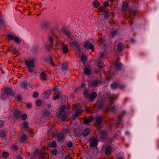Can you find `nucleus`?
<instances>
[{"label":"nucleus","mask_w":159,"mask_h":159,"mask_svg":"<svg viewBox=\"0 0 159 159\" xmlns=\"http://www.w3.org/2000/svg\"><path fill=\"white\" fill-rule=\"evenodd\" d=\"M22 136L20 139V142L21 143H24L26 141L28 137V136L24 133H22Z\"/></svg>","instance_id":"obj_20"},{"label":"nucleus","mask_w":159,"mask_h":159,"mask_svg":"<svg viewBox=\"0 0 159 159\" xmlns=\"http://www.w3.org/2000/svg\"><path fill=\"white\" fill-rule=\"evenodd\" d=\"M55 38H56V39H57V40H56V44H58L59 43V40L58 39V38L57 36L55 35Z\"/></svg>","instance_id":"obj_63"},{"label":"nucleus","mask_w":159,"mask_h":159,"mask_svg":"<svg viewBox=\"0 0 159 159\" xmlns=\"http://www.w3.org/2000/svg\"><path fill=\"white\" fill-rule=\"evenodd\" d=\"M124 48V47L123 43H120L118 45V49L120 52H122L123 49Z\"/></svg>","instance_id":"obj_30"},{"label":"nucleus","mask_w":159,"mask_h":159,"mask_svg":"<svg viewBox=\"0 0 159 159\" xmlns=\"http://www.w3.org/2000/svg\"><path fill=\"white\" fill-rule=\"evenodd\" d=\"M125 87V86L124 85H120L118 86V88H119L121 89H123Z\"/></svg>","instance_id":"obj_61"},{"label":"nucleus","mask_w":159,"mask_h":159,"mask_svg":"<svg viewBox=\"0 0 159 159\" xmlns=\"http://www.w3.org/2000/svg\"><path fill=\"white\" fill-rule=\"evenodd\" d=\"M48 59L49 61L51 63V64L53 66H55V64L53 61V58L51 56H49L48 57Z\"/></svg>","instance_id":"obj_38"},{"label":"nucleus","mask_w":159,"mask_h":159,"mask_svg":"<svg viewBox=\"0 0 159 159\" xmlns=\"http://www.w3.org/2000/svg\"><path fill=\"white\" fill-rule=\"evenodd\" d=\"M51 93V91L50 90H48L45 92L43 94V97L44 99H47Z\"/></svg>","instance_id":"obj_16"},{"label":"nucleus","mask_w":159,"mask_h":159,"mask_svg":"<svg viewBox=\"0 0 159 159\" xmlns=\"http://www.w3.org/2000/svg\"><path fill=\"white\" fill-rule=\"evenodd\" d=\"M48 155L47 153L41 152L39 154V159H48Z\"/></svg>","instance_id":"obj_10"},{"label":"nucleus","mask_w":159,"mask_h":159,"mask_svg":"<svg viewBox=\"0 0 159 159\" xmlns=\"http://www.w3.org/2000/svg\"><path fill=\"white\" fill-rule=\"evenodd\" d=\"M105 147V150L104 152L106 155H109L111 153L112 151V148L109 146H107Z\"/></svg>","instance_id":"obj_17"},{"label":"nucleus","mask_w":159,"mask_h":159,"mask_svg":"<svg viewBox=\"0 0 159 159\" xmlns=\"http://www.w3.org/2000/svg\"><path fill=\"white\" fill-rule=\"evenodd\" d=\"M4 93L7 95H12V90L10 89L6 88L4 90Z\"/></svg>","instance_id":"obj_27"},{"label":"nucleus","mask_w":159,"mask_h":159,"mask_svg":"<svg viewBox=\"0 0 159 159\" xmlns=\"http://www.w3.org/2000/svg\"><path fill=\"white\" fill-rule=\"evenodd\" d=\"M40 78L43 81H46L47 80V75L44 72H42L41 73Z\"/></svg>","instance_id":"obj_24"},{"label":"nucleus","mask_w":159,"mask_h":159,"mask_svg":"<svg viewBox=\"0 0 159 159\" xmlns=\"http://www.w3.org/2000/svg\"><path fill=\"white\" fill-rule=\"evenodd\" d=\"M104 102L103 101L101 100L98 101L96 105L97 108L98 110L103 108Z\"/></svg>","instance_id":"obj_9"},{"label":"nucleus","mask_w":159,"mask_h":159,"mask_svg":"<svg viewBox=\"0 0 159 159\" xmlns=\"http://www.w3.org/2000/svg\"><path fill=\"white\" fill-rule=\"evenodd\" d=\"M65 159H72V158L70 155H67L65 157Z\"/></svg>","instance_id":"obj_60"},{"label":"nucleus","mask_w":159,"mask_h":159,"mask_svg":"<svg viewBox=\"0 0 159 159\" xmlns=\"http://www.w3.org/2000/svg\"><path fill=\"white\" fill-rule=\"evenodd\" d=\"M62 32L64 34H66L67 36L69 35L70 34H71V33L70 32H69L67 30H63Z\"/></svg>","instance_id":"obj_46"},{"label":"nucleus","mask_w":159,"mask_h":159,"mask_svg":"<svg viewBox=\"0 0 159 159\" xmlns=\"http://www.w3.org/2000/svg\"><path fill=\"white\" fill-rule=\"evenodd\" d=\"M18 149V146L15 145H14L12 146V149L15 151L17 150Z\"/></svg>","instance_id":"obj_54"},{"label":"nucleus","mask_w":159,"mask_h":159,"mask_svg":"<svg viewBox=\"0 0 159 159\" xmlns=\"http://www.w3.org/2000/svg\"><path fill=\"white\" fill-rule=\"evenodd\" d=\"M98 82L97 80H94L92 83V86L94 87H96L98 84Z\"/></svg>","instance_id":"obj_45"},{"label":"nucleus","mask_w":159,"mask_h":159,"mask_svg":"<svg viewBox=\"0 0 159 159\" xmlns=\"http://www.w3.org/2000/svg\"><path fill=\"white\" fill-rule=\"evenodd\" d=\"M36 105L37 106H39L41 105V102L40 100H38L35 102Z\"/></svg>","instance_id":"obj_50"},{"label":"nucleus","mask_w":159,"mask_h":159,"mask_svg":"<svg viewBox=\"0 0 159 159\" xmlns=\"http://www.w3.org/2000/svg\"><path fill=\"white\" fill-rule=\"evenodd\" d=\"M4 122L3 120H0V128H2L4 126Z\"/></svg>","instance_id":"obj_51"},{"label":"nucleus","mask_w":159,"mask_h":159,"mask_svg":"<svg viewBox=\"0 0 159 159\" xmlns=\"http://www.w3.org/2000/svg\"><path fill=\"white\" fill-rule=\"evenodd\" d=\"M95 134L98 139H105L107 135V133L105 131L99 129L95 131Z\"/></svg>","instance_id":"obj_3"},{"label":"nucleus","mask_w":159,"mask_h":159,"mask_svg":"<svg viewBox=\"0 0 159 159\" xmlns=\"http://www.w3.org/2000/svg\"><path fill=\"white\" fill-rule=\"evenodd\" d=\"M117 34V31L116 30L112 31L111 32V35L113 36H114Z\"/></svg>","instance_id":"obj_59"},{"label":"nucleus","mask_w":159,"mask_h":159,"mask_svg":"<svg viewBox=\"0 0 159 159\" xmlns=\"http://www.w3.org/2000/svg\"><path fill=\"white\" fill-rule=\"evenodd\" d=\"M108 5V2H105L104 3V6L105 7H107Z\"/></svg>","instance_id":"obj_62"},{"label":"nucleus","mask_w":159,"mask_h":159,"mask_svg":"<svg viewBox=\"0 0 159 159\" xmlns=\"http://www.w3.org/2000/svg\"><path fill=\"white\" fill-rule=\"evenodd\" d=\"M65 106L64 105H61V107L59 109V112L58 114V115H61L62 114V113H64V111L65 109Z\"/></svg>","instance_id":"obj_26"},{"label":"nucleus","mask_w":159,"mask_h":159,"mask_svg":"<svg viewBox=\"0 0 159 159\" xmlns=\"http://www.w3.org/2000/svg\"><path fill=\"white\" fill-rule=\"evenodd\" d=\"M71 46H74L77 49L80 48V46L77 42L75 40L73 41L70 42Z\"/></svg>","instance_id":"obj_11"},{"label":"nucleus","mask_w":159,"mask_h":159,"mask_svg":"<svg viewBox=\"0 0 159 159\" xmlns=\"http://www.w3.org/2000/svg\"><path fill=\"white\" fill-rule=\"evenodd\" d=\"M97 138L92 137L89 139L88 143L91 147L94 148L97 146L98 142Z\"/></svg>","instance_id":"obj_5"},{"label":"nucleus","mask_w":159,"mask_h":159,"mask_svg":"<svg viewBox=\"0 0 159 159\" xmlns=\"http://www.w3.org/2000/svg\"><path fill=\"white\" fill-rule=\"evenodd\" d=\"M22 113L18 110H15L13 111V114L15 117L19 118L21 117Z\"/></svg>","instance_id":"obj_8"},{"label":"nucleus","mask_w":159,"mask_h":159,"mask_svg":"<svg viewBox=\"0 0 159 159\" xmlns=\"http://www.w3.org/2000/svg\"><path fill=\"white\" fill-rule=\"evenodd\" d=\"M111 87L112 89H114L117 88L118 86L116 82H114L111 85Z\"/></svg>","instance_id":"obj_41"},{"label":"nucleus","mask_w":159,"mask_h":159,"mask_svg":"<svg viewBox=\"0 0 159 159\" xmlns=\"http://www.w3.org/2000/svg\"><path fill=\"white\" fill-rule=\"evenodd\" d=\"M82 111V110L80 108H77L76 109L75 113L79 116Z\"/></svg>","instance_id":"obj_44"},{"label":"nucleus","mask_w":159,"mask_h":159,"mask_svg":"<svg viewBox=\"0 0 159 159\" xmlns=\"http://www.w3.org/2000/svg\"><path fill=\"white\" fill-rule=\"evenodd\" d=\"M48 43L47 45H45V47L46 49L49 51V49L53 46V38L52 36H50L48 37Z\"/></svg>","instance_id":"obj_6"},{"label":"nucleus","mask_w":159,"mask_h":159,"mask_svg":"<svg viewBox=\"0 0 159 159\" xmlns=\"http://www.w3.org/2000/svg\"><path fill=\"white\" fill-rule=\"evenodd\" d=\"M93 119V117L92 116H89L84 119V124H87L90 122L92 121Z\"/></svg>","instance_id":"obj_22"},{"label":"nucleus","mask_w":159,"mask_h":159,"mask_svg":"<svg viewBox=\"0 0 159 159\" xmlns=\"http://www.w3.org/2000/svg\"><path fill=\"white\" fill-rule=\"evenodd\" d=\"M128 2L127 1H125L123 2L121 10L124 11H126L128 9Z\"/></svg>","instance_id":"obj_19"},{"label":"nucleus","mask_w":159,"mask_h":159,"mask_svg":"<svg viewBox=\"0 0 159 159\" xmlns=\"http://www.w3.org/2000/svg\"><path fill=\"white\" fill-rule=\"evenodd\" d=\"M57 116L59 118H61L62 121H64L66 118L69 117L70 116L67 112H65L62 113V114L60 116L58 115Z\"/></svg>","instance_id":"obj_14"},{"label":"nucleus","mask_w":159,"mask_h":159,"mask_svg":"<svg viewBox=\"0 0 159 159\" xmlns=\"http://www.w3.org/2000/svg\"><path fill=\"white\" fill-rule=\"evenodd\" d=\"M9 51H10L12 53L15 54L16 52L17 51V49H14L12 50L9 49Z\"/></svg>","instance_id":"obj_55"},{"label":"nucleus","mask_w":159,"mask_h":159,"mask_svg":"<svg viewBox=\"0 0 159 159\" xmlns=\"http://www.w3.org/2000/svg\"><path fill=\"white\" fill-rule=\"evenodd\" d=\"M55 130V126L54 125H53L51 126L50 129L49 130L48 133V134H50L52 133H53Z\"/></svg>","instance_id":"obj_34"},{"label":"nucleus","mask_w":159,"mask_h":159,"mask_svg":"<svg viewBox=\"0 0 159 159\" xmlns=\"http://www.w3.org/2000/svg\"><path fill=\"white\" fill-rule=\"evenodd\" d=\"M60 47L63 54H66L69 52V50L66 45L63 43H62Z\"/></svg>","instance_id":"obj_7"},{"label":"nucleus","mask_w":159,"mask_h":159,"mask_svg":"<svg viewBox=\"0 0 159 159\" xmlns=\"http://www.w3.org/2000/svg\"><path fill=\"white\" fill-rule=\"evenodd\" d=\"M26 106L29 109L30 108L32 107V105L31 103H27L26 104Z\"/></svg>","instance_id":"obj_58"},{"label":"nucleus","mask_w":159,"mask_h":159,"mask_svg":"<svg viewBox=\"0 0 159 159\" xmlns=\"http://www.w3.org/2000/svg\"><path fill=\"white\" fill-rule=\"evenodd\" d=\"M9 156V153L7 152H3L2 154V157L3 158H6Z\"/></svg>","instance_id":"obj_36"},{"label":"nucleus","mask_w":159,"mask_h":159,"mask_svg":"<svg viewBox=\"0 0 159 159\" xmlns=\"http://www.w3.org/2000/svg\"><path fill=\"white\" fill-rule=\"evenodd\" d=\"M61 68L63 70H67V64L63 63L61 65Z\"/></svg>","instance_id":"obj_31"},{"label":"nucleus","mask_w":159,"mask_h":159,"mask_svg":"<svg viewBox=\"0 0 159 159\" xmlns=\"http://www.w3.org/2000/svg\"><path fill=\"white\" fill-rule=\"evenodd\" d=\"M87 58L86 56L83 55L81 56V60L83 63H84L87 61Z\"/></svg>","instance_id":"obj_37"},{"label":"nucleus","mask_w":159,"mask_h":159,"mask_svg":"<svg viewBox=\"0 0 159 159\" xmlns=\"http://www.w3.org/2000/svg\"><path fill=\"white\" fill-rule=\"evenodd\" d=\"M59 95H60L59 93L57 94H56V95H55V96H54L53 97V98L54 100H56L57 99H58L59 98Z\"/></svg>","instance_id":"obj_52"},{"label":"nucleus","mask_w":159,"mask_h":159,"mask_svg":"<svg viewBox=\"0 0 159 159\" xmlns=\"http://www.w3.org/2000/svg\"><path fill=\"white\" fill-rule=\"evenodd\" d=\"M102 117L100 116H99L96 117V123L97 125L99 126L101 124L102 120Z\"/></svg>","instance_id":"obj_21"},{"label":"nucleus","mask_w":159,"mask_h":159,"mask_svg":"<svg viewBox=\"0 0 159 159\" xmlns=\"http://www.w3.org/2000/svg\"><path fill=\"white\" fill-rule=\"evenodd\" d=\"M83 94L85 98H87L90 102H93L97 96V93L96 92H92L89 93L86 89L84 90Z\"/></svg>","instance_id":"obj_2"},{"label":"nucleus","mask_w":159,"mask_h":159,"mask_svg":"<svg viewBox=\"0 0 159 159\" xmlns=\"http://www.w3.org/2000/svg\"><path fill=\"white\" fill-rule=\"evenodd\" d=\"M14 40L17 44L20 43L21 42L20 39L16 36H15V37Z\"/></svg>","instance_id":"obj_42"},{"label":"nucleus","mask_w":159,"mask_h":159,"mask_svg":"<svg viewBox=\"0 0 159 159\" xmlns=\"http://www.w3.org/2000/svg\"><path fill=\"white\" fill-rule=\"evenodd\" d=\"M84 72L85 74L87 75H89L90 74V69L88 68H85L84 69Z\"/></svg>","instance_id":"obj_35"},{"label":"nucleus","mask_w":159,"mask_h":159,"mask_svg":"<svg viewBox=\"0 0 159 159\" xmlns=\"http://www.w3.org/2000/svg\"><path fill=\"white\" fill-rule=\"evenodd\" d=\"M0 137L2 138H3L4 139H5L6 138L5 133L2 130L0 131Z\"/></svg>","instance_id":"obj_43"},{"label":"nucleus","mask_w":159,"mask_h":159,"mask_svg":"<svg viewBox=\"0 0 159 159\" xmlns=\"http://www.w3.org/2000/svg\"><path fill=\"white\" fill-rule=\"evenodd\" d=\"M119 60L117 59L116 62L115 63V67L116 69L117 70H120L121 69L122 67V64L121 63L118 62Z\"/></svg>","instance_id":"obj_13"},{"label":"nucleus","mask_w":159,"mask_h":159,"mask_svg":"<svg viewBox=\"0 0 159 159\" xmlns=\"http://www.w3.org/2000/svg\"><path fill=\"white\" fill-rule=\"evenodd\" d=\"M79 116L77 114L75 113L72 116V119L74 120H75L77 117Z\"/></svg>","instance_id":"obj_56"},{"label":"nucleus","mask_w":159,"mask_h":159,"mask_svg":"<svg viewBox=\"0 0 159 159\" xmlns=\"http://www.w3.org/2000/svg\"><path fill=\"white\" fill-rule=\"evenodd\" d=\"M29 124L26 121L24 122L23 123V125L24 127H22V130L25 131V130L29 127Z\"/></svg>","instance_id":"obj_23"},{"label":"nucleus","mask_w":159,"mask_h":159,"mask_svg":"<svg viewBox=\"0 0 159 159\" xmlns=\"http://www.w3.org/2000/svg\"><path fill=\"white\" fill-rule=\"evenodd\" d=\"M21 117L22 119L23 120H25L27 118V115L26 114H21Z\"/></svg>","instance_id":"obj_48"},{"label":"nucleus","mask_w":159,"mask_h":159,"mask_svg":"<svg viewBox=\"0 0 159 159\" xmlns=\"http://www.w3.org/2000/svg\"><path fill=\"white\" fill-rule=\"evenodd\" d=\"M84 46L85 48H89L90 49L92 50V51L94 50V46L91 43L89 42H86L84 45Z\"/></svg>","instance_id":"obj_15"},{"label":"nucleus","mask_w":159,"mask_h":159,"mask_svg":"<svg viewBox=\"0 0 159 159\" xmlns=\"http://www.w3.org/2000/svg\"><path fill=\"white\" fill-rule=\"evenodd\" d=\"M34 62V61L33 59L30 60L29 61L28 60H26L25 61V64L28 68V71L31 73L33 72V69L35 67Z\"/></svg>","instance_id":"obj_4"},{"label":"nucleus","mask_w":159,"mask_h":159,"mask_svg":"<svg viewBox=\"0 0 159 159\" xmlns=\"http://www.w3.org/2000/svg\"><path fill=\"white\" fill-rule=\"evenodd\" d=\"M43 24L45 25H50V23L48 21H45L43 23Z\"/></svg>","instance_id":"obj_64"},{"label":"nucleus","mask_w":159,"mask_h":159,"mask_svg":"<svg viewBox=\"0 0 159 159\" xmlns=\"http://www.w3.org/2000/svg\"><path fill=\"white\" fill-rule=\"evenodd\" d=\"M74 135L75 137H78L81 136V134L80 131V129L78 128H76L73 130Z\"/></svg>","instance_id":"obj_18"},{"label":"nucleus","mask_w":159,"mask_h":159,"mask_svg":"<svg viewBox=\"0 0 159 159\" xmlns=\"http://www.w3.org/2000/svg\"><path fill=\"white\" fill-rule=\"evenodd\" d=\"M48 146L49 147L54 148L56 147L57 143L55 141H52V142L49 144Z\"/></svg>","instance_id":"obj_32"},{"label":"nucleus","mask_w":159,"mask_h":159,"mask_svg":"<svg viewBox=\"0 0 159 159\" xmlns=\"http://www.w3.org/2000/svg\"><path fill=\"white\" fill-rule=\"evenodd\" d=\"M57 138L59 141L62 140L64 138V134L61 133H58L57 135Z\"/></svg>","instance_id":"obj_28"},{"label":"nucleus","mask_w":159,"mask_h":159,"mask_svg":"<svg viewBox=\"0 0 159 159\" xmlns=\"http://www.w3.org/2000/svg\"><path fill=\"white\" fill-rule=\"evenodd\" d=\"M118 98V96L116 94H113L109 97V106L106 110V112H107L108 110L110 111H116L115 105H112L114 102L115 100Z\"/></svg>","instance_id":"obj_1"},{"label":"nucleus","mask_w":159,"mask_h":159,"mask_svg":"<svg viewBox=\"0 0 159 159\" xmlns=\"http://www.w3.org/2000/svg\"><path fill=\"white\" fill-rule=\"evenodd\" d=\"M97 65L98 67L101 69L104 66L102 62L100 61V59H98V62L97 63Z\"/></svg>","instance_id":"obj_29"},{"label":"nucleus","mask_w":159,"mask_h":159,"mask_svg":"<svg viewBox=\"0 0 159 159\" xmlns=\"http://www.w3.org/2000/svg\"><path fill=\"white\" fill-rule=\"evenodd\" d=\"M93 4L95 7H98L99 5V3L96 0L93 2Z\"/></svg>","instance_id":"obj_40"},{"label":"nucleus","mask_w":159,"mask_h":159,"mask_svg":"<svg viewBox=\"0 0 159 159\" xmlns=\"http://www.w3.org/2000/svg\"><path fill=\"white\" fill-rule=\"evenodd\" d=\"M52 153L53 155L55 156L57 154V150L56 149H53L52 150Z\"/></svg>","instance_id":"obj_49"},{"label":"nucleus","mask_w":159,"mask_h":159,"mask_svg":"<svg viewBox=\"0 0 159 159\" xmlns=\"http://www.w3.org/2000/svg\"><path fill=\"white\" fill-rule=\"evenodd\" d=\"M7 38L8 40L10 41L11 40H14L15 36H14V35L11 34H8L7 35Z\"/></svg>","instance_id":"obj_33"},{"label":"nucleus","mask_w":159,"mask_h":159,"mask_svg":"<svg viewBox=\"0 0 159 159\" xmlns=\"http://www.w3.org/2000/svg\"><path fill=\"white\" fill-rule=\"evenodd\" d=\"M22 86L24 89H26L28 86L27 83L26 82L24 81L22 83Z\"/></svg>","instance_id":"obj_39"},{"label":"nucleus","mask_w":159,"mask_h":159,"mask_svg":"<svg viewBox=\"0 0 159 159\" xmlns=\"http://www.w3.org/2000/svg\"><path fill=\"white\" fill-rule=\"evenodd\" d=\"M114 16V14L112 12H110L108 11L104 15V18L105 20H107L109 17H113Z\"/></svg>","instance_id":"obj_12"},{"label":"nucleus","mask_w":159,"mask_h":159,"mask_svg":"<svg viewBox=\"0 0 159 159\" xmlns=\"http://www.w3.org/2000/svg\"><path fill=\"white\" fill-rule=\"evenodd\" d=\"M125 111H123L121 114H120L119 116L118 117L119 119L121 117H122V116L125 114Z\"/></svg>","instance_id":"obj_57"},{"label":"nucleus","mask_w":159,"mask_h":159,"mask_svg":"<svg viewBox=\"0 0 159 159\" xmlns=\"http://www.w3.org/2000/svg\"><path fill=\"white\" fill-rule=\"evenodd\" d=\"M90 132V129L89 128H86L84 130L83 133V135L84 137L87 136L89 134Z\"/></svg>","instance_id":"obj_25"},{"label":"nucleus","mask_w":159,"mask_h":159,"mask_svg":"<svg viewBox=\"0 0 159 159\" xmlns=\"http://www.w3.org/2000/svg\"><path fill=\"white\" fill-rule=\"evenodd\" d=\"M39 95V93L37 92H35L33 95V97L34 98H37Z\"/></svg>","instance_id":"obj_53"},{"label":"nucleus","mask_w":159,"mask_h":159,"mask_svg":"<svg viewBox=\"0 0 159 159\" xmlns=\"http://www.w3.org/2000/svg\"><path fill=\"white\" fill-rule=\"evenodd\" d=\"M73 146V143L71 142H69L67 144V148H70Z\"/></svg>","instance_id":"obj_47"}]
</instances>
